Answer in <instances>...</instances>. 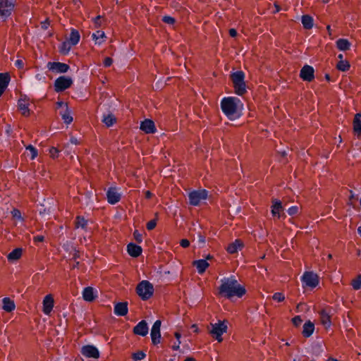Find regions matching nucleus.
<instances>
[{
	"instance_id": "nucleus-27",
	"label": "nucleus",
	"mask_w": 361,
	"mask_h": 361,
	"mask_svg": "<svg viewBox=\"0 0 361 361\" xmlns=\"http://www.w3.org/2000/svg\"><path fill=\"white\" fill-rule=\"evenodd\" d=\"M76 228H81L85 231H87L88 221L84 216H77L75 220Z\"/></svg>"
},
{
	"instance_id": "nucleus-23",
	"label": "nucleus",
	"mask_w": 361,
	"mask_h": 361,
	"mask_svg": "<svg viewBox=\"0 0 361 361\" xmlns=\"http://www.w3.org/2000/svg\"><path fill=\"white\" fill-rule=\"evenodd\" d=\"M319 316L322 324L326 328L330 327L331 325L330 313L326 310H322L319 312Z\"/></svg>"
},
{
	"instance_id": "nucleus-37",
	"label": "nucleus",
	"mask_w": 361,
	"mask_h": 361,
	"mask_svg": "<svg viewBox=\"0 0 361 361\" xmlns=\"http://www.w3.org/2000/svg\"><path fill=\"white\" fill-rule=\"evenodd\" d=\"M350 66V63L348 61H343V60H340L337 65H336V68L341 71H347L349 70Z\"/></svg>"
},
{
	"instance_id": "nucleus-53",
	"label": "nucleus",
	"mask_w": 361,
	"mask_h": 361,
	"mask_svg": "<svg viewBox=\"0 0 361 361\" xmlns=\"http://www.w3.org/2000/svg\"><path fill=\"white\" fill-rule=\"evenodd\" d=\"M56 106H57V108H59V109L61 108L62 109L61 111L68 108L67 103H64L62 101L57 102Z\"/></svg>"
},
{
	"instance_id": "nucleus-26",
	"label": "nucleus",
	"mask_w": 361,
	"mask_h": 361,
	"mask_svg": "<svg viewBox=\"0 0 361 361\" xmlns=\"http://www.w3.org/2000/svg\"><path fill=\"white\" fill-rule=\"evenodd\" d=\"M80 39V35L75 28L71 29V33L69 37L67 39V40L72 44V45L75 46L78 44Z\"/></svg>"
},
{
	"instance_id": "nucleus-10",
	"label": "nucleus",
	"mask_w": 361,
	"mask_h": 361,
	"mask_svg": "<svg viewBox=\"0 0 361 361\" xmlns=\"http://www.w3.org/2000/svg\"><path fill=\"white\" fill-rule=\"evenodd\" d=\"M271 204V213L274 218L285 219L286 215L283 212L284 208L283 207L282 202L281 200L278 199H273Z\"/></svg>"
},
{
	"instance_id": "nucleus-14",
	"label": "nucleus",
	"mask_w": 361,
	"mask_h": 361,
	"mask_svg": "<svg viewBox=\"0 0 361 361\" xmlns=\"http://www.w3.org/2000/svg\"><path fill=\"white\" fill-rule=\"evenodd\" d=\"M121 197V195L118 192L116 188L110 187L106 191L107 202L111 204L118 203Z\"/></svg>"
},
{
	"instance_id": "nucleus-16",
	"label": "nucleus",
	"mask_w": 361,
	"mask_h": 361,
	"mask_svg": "<svg viewBox=\"0 0 361 361\" xmlns=\"http://www.w3.org/2000/svg\"><path fill=\"white\" fill-rule=\"evenodd\" d=\"M148 331L149 328L145 320L140 321L133 328V333L141 336H145L148 334Z\"/></svg>"
},
{
	"instance_id": "nucleus-1",
	"label": "nucleus",
	"mask_w": 361,
	"mask_h": 361,
	"mask_svg": "<svg viewBox=\"0 0 361 361\" xmlns=\"http://www.w3.org/2000/svg\"><path fill=\"white\" fill-rule=\"evenodd\" d=\"M246 293V289L237 281L235 276L224 277L221 279L219 287V295L228 299L233 297L242 298Z\"/></svg>"
},
{
	"instance_id": "nucleus-61",
	"label": "nucleus",
	"mask_w": 361,
	"mask_h": 361,
	"mask_svg": "<svg viewBox=\"0 0 361 361\" xmlns=\"http://www.w3.org/2000/svg\"><path fill=\"white\" fill-rule=\"evenodd\" d=\"M35 78L38 80H45V77L39 73L35 75Z\"/></svg>"
},
{
	"instance_id": "nucleus-45",
	"label": "nucleus",
	"mask_w": 361,
	"mask_h": 361,
	"mask_svg": "<svg viewBox=\"0 0 361 361\" xmlns=\"http://www.w3.org/2000/svg\"><path fill=\"white\" fill-rule=\"evenodd\" d=\"M128 253L133 257H137L141 255L142 250H127Z\"/></svg>"
},
{
	"instance_id": "nucleus-33",
	"label": "nucleus",
	"mask_w": 361,
	"mask_h": 361,
	"mask_svg": "<svg viewBox=\"0 0 361 361\" xmlns=\"http://www.w3.org/2000/svg\"><path fill=\"white\" fill-rule=\"evenodd\" d=\"M116 121V119L112 114H104L103 116L102 122L107 127L112 126L115 123Z\"/></svg>"
},
{
	"instance_id": "nucleus-47",
	"label": "nucleus",
	"mask_w": 361,
	"mask_h": 361,
	"mask_svg": "<svg viewBox=\"0 0 361 361\" xmlns=\"http://www.w3.org/2000/svg\"><path fill=\"white\" fill-rule=\"evenodd\" d=\"M287 212L290 216H294L297 214L298 212V207L291 206L290 207L288 208Z\"/></svg>"
},
{
	"instance_id": "nucleus-15",
	"label": "nucleus",
	"mask_w": 361,
	"mask_h": 361,
	"mask_svg": "<svg viewBox=\"0 0 361 361\" xmlns=\"http://www.w3.org/2000/svg\"><path fill=\"white\" fill-rule=\"evenodd\" d=\"M81 353L90 358H98L99 357V351L97 347L92 345H86L82 347Z\"/></svg>"
},
{
	"instance_id": "nucleus-51",
	"label": "nucleus",
	"mask_w": 361,
	"mask_h": 361,
	"mask_svg": "<svg viewBox=\"0 0 361 361\" xmlns=\"http://www.w3.org/2000/svg\"><path fill=\"white\" fill-rule=\"evenodd\" d=\"M113 63V59L110 57H106L104 60L103 64L104 67H109Z\"/></svg>"
},
{
	"instance_id": "nucleus-34",
	"label": "nucleus",
	"mask_w": 361,
	"mask_h": 361,
	"mask_svg": "<svg viewBox=\"0 0 361 361\" xmlns=\"http://www.w3.org/2000/svg\"><path fill=\"white\" fill-rule=\"evenodd\" d=\"M353 129L355 133L361 135V114H357L353 121Z\"/></svg>"
},
{
	"instance_id": "nucleus-56",
	"label": "nucleus",
	"mask_w": 361,
	"mask_h": 361,
	"mask_svg": "<svg viewBox=\"0 0 361 361\" xmlns=\"http://www.w3.org/2000/svg\"><path fill=\"white\" fill-rule=\"evenodd\" d=\"M229 35L232 37H235L238 35V32L235 29L231 28L229 30Z\"/></svg>"
},
{
	"instance_id": "nucleus-64",
	"label": "nucleus",
	"mask_w": 361,
	"mask_h": 361,
	"mask_svg": "<svg viewBox=\"0 0 361 361\" xmlns=\"http://www.w3.org/2000/svg\"><path fill=\"white\" fill-rule=\"evenodd\" d=\"M350 195L349 198H350V200H353V199H355V198H357V195H355V194L352 190H350Z\"/></svg>"
},
{
	"instance_id": "nucleus-36",
	"label": "nucleus",
	"mask_w": 361,
	"mask_h": 361,
	"mask_svg": "<svg viewBox=\"0 0 361 361\" xmlns=\"http://www.w3.org/2000/svg\"><path fill=\"white\" fill-rule=\"evenodd\" d=\"M72 46V44H71L68 40L63 42L59 46L60 53L63 55H67Z\"/></svg>"
},
{
	"instance_id": "nucleus-57",
	"label": "nucleus",
	"mask_w": 361,
	"mask_h": 361,
	"mask_svg": "<svg viewBox=\"0 0 361 361\" xmlns=\"http://www.w3.org/2000/svg\"><path fill=\"white\" fill-rule=\"evenodd\" d=\"M126 248H142L140 245H137L133 243H130L127 245Z\"/></svg>"
},
{
	"instance_id": "nucleus-32",
	"label": "nucleus",
	"mask_w": 361,
	"mask_h": 361,
	"mask_svg": "<svg viewBox=\"0 0 361 361\" xmlns=\"http://www.w3.org/2000/svg\"><path fill=\"white\" fill-rule=\"evenodd\" d=\"M23 255V250H13L8 256V260L11 262H14L21 257Z\"/></svg>"
},
{
	"instance_id": "nucleus-18",
	"label": "nucleus",
	"mask_w": 361,
	"mask_h": 361,
	"mask_svg": "<svg viewBox=\"0 0 361 361\" xmlns=\"http://www.w3.org/2000/svg\"><path fill=\"white\" fill-rule=\"evenodd\" d=\"M140 129L145 133H154L157 130L154 121L150 119H145L140 123Z\"/></svg>"
},
{
	"instance_id": "nucleus-11",
	"label": "nucleus",
	"mask_w": 361,
	"mask_h": 361,
	"mask_svg": "<svg viewBox=\"0 0 361 361\" xmlns=\"http://www.w3.org/2000/svg\"><path fill=\"white\" fill-rule=\"evenodd\" d=\"M161 322L160 320H157L153 324L152 329H151V338L152 342L154 345H158L161 342Z\"/></svg>"
},
{
	"instance_id": "nucleus-20",
	"label": "nucleus",
	"mask_w": 361,
	"mask_h": 361,
	"mask_svg": "<svg viewBox=\"0 0 361 361\" xmlns=\"http://www.w3.org/2000/svg\"><path fill=\"white\" fill-rule=\"evenodd\" d=\"M97 297V291L90 286L86 287L82 291V298L87 302H92Z\"/></svg>"
},
{
	"instance_id": "nucleus-52",
	"label": "nucleus",
	"mask_w": 361,
	"mask_h": 361,
	"mask_svg": "<svg viewBox=\"0 0 361 361\" xmlns=\"http://www.w3.org/2000/svg\"><path fill=\"white\" fill-rule=\"evenodd\" d=\"M44 237L42 235H38L34 237V242L35 243V245L38 246L39 243L44 241Z\"/></svg>"
},
{
	"instance_id": "nucleus-5",
	"label": "nucleus",
	"mask_w": 361,
	"mask_h": 361,
	"mask_svg": "<svg viewBox=\"0 0 361 361\" xmlns=\"http://www.w3.org/2000/svg\"><path fill=\"white\" fill-rule=\"evenodd\" d=\"M208 191L205 189L195 190L189 192V202L192 206H197L202 200H207Z\"/></svg>"
},
{
	"instance_id": "nucleus-48",
	"label": "nucleus",
	"mask_w": 361,
	"mask_h": 361,
	"mask_svg": "<svg viewBox=\"0 0 361 361\" xmlns=\"http://www.w3.org/2000/svg\"><path fill=\"white\" fill-rule=\"evenodd\" d=\"M292 322L295 326H298L302 322V319L300 316L298 315L292 319Z\"/></svg>"
},
{
	"instance_id": "nucleus-9",
	"label": "nucleus",
	"mask_w": 361,
	"mask_h": 361,
	"mask_svg": "<svg viewBox=\"0 0 361 361\" xmlns=\"http://www.w3.org/2000/svg\"><path fill=\"white\" fill-rule=\"evenodd\" d=\"M14 6L13 0H0V18L3 20L11 15Z\"/></svg>"
},
{
	"instance_id": "nucleus-54",
	"label": "nucleus",
	"mask_w": 361,
	"mask_h": 361,
	"mask_svg": "<svg viewBox=\"0 0 361 361\" xmlns=\"http://www.w3.org/2000/svg\"><path fill=\"white\" fill-rule=\"evenodd\" d=\"M180 245L183 247L186 248L190 245V241L188 239H182L180 242Z\"/></svg>"
},
{
	"instance_id": "nucleus-39",
	"label": "nucleus",
	"mask_w": 361,
	"mask_h": 361,
	"mask_svg": "<svg viewBox=\"0 0 361 361\" xmlns=\"http://www.w3.org/2000/svg\"><path fill=\"white\" fill-rule=\"evenodd\" d=\"M26 149L29 150L30 152V153H31L30 159H35L37 157V154H38L37 149L32 145H29L28 146L26 147Z\"/></svg>"
},
{
	"instance_id": "nucleus-60",
	"label": "nucleus",
	"mask_w": 361,
	"mask_h": 361,
	"mask_svg": "<svg viewBox=\"0 0 361 361\" xmlns=\"http://www.w3.org/2000/svg\"><path fill=\"white\" fill-rule=\"evenodd\" d=\"M180 341H178V343L177 344H174L173 346H172V349L173 350H178L179 348H180Z\"/></svg>"
},
{
	"instance_id": "nucleus-12",
	"label": "nucleus",
	"mask_w": 361,
	"mask_h": 361,
	"mask_svg": "<svg viewBox=\"0 0 361 361\" xmlns=\"http://www.w3.org/2000/svg\"><path fill=\"white\" fill-rule=\"evenodd\" d=\"M300 77L306 82H311L314 79V69L312 66L305 64L300 70Z\"/></svg>"
},
{
	"instance_id": "nucleus-2",
	"label": "nucleus",
	"mask_w": 361,
	"mask_h": 361,
	"mask_svg": "<svg viewBox=\"0 0 361 361\" xmlns=\"http://www.w3.org/2000/svg\"><path fill=\"white\" fill-rule=\"evenodd\" d=\"M220 104L222 112L229 120L233 121L240 116L243 104L239 98L225 97L221 100Z\"/></svg>"
},
{
	"instance_id": "nucleus-8",
	"label": "nucleus",
	"mask_w": 361,
	"mask_h": 361,
	"mask_svg": "<svg viewBox=\"0 0 361 361\" xmlns=\"http://www.w3.org/2000/svg\"><path fill=\"white\" fill-rule=\"evenodd\" d=\"M303 286L315 288L319 284L318 276L312 271H305L300 278Z\"/></svg>"
},
{
	"instance_id": "nucleus-38",
	"label": "nucleus",
	"mask_w": 361,
	"mask_h": 361,
	"mask_svg": "<svg viewBox=\"0 0 361 361\" xmlns=\"http://www.w3.org/2000/svg\"><path fill=\"white\" fill-rule=\"evenodd\" d=\"M353 289L357 290L361 288V274H359L356 279H353L351 282Z\"/></svg>"
},
{
	"instance_id": "nucleus-22",
	"label": "nucleus",
	"mask_w": 361,
	"mask_h": 361,
	"mask_svg": "<svg viewBox=\"0 0 361 361\" xmlns=\"http://www.w3.org/2000/svg\"><path fill=\"white\" fill-rule=\"evenodd\" d=\"M193 265L196 267L198 274H202L209 266V264L207 262V259H201L195 260Z\"/></svg>"
},
{
	"instance_id": "nucleus-4",
	"label": "nucleus",
	"mask_w": 361,
	"mask_h": 361,
	"mask_svg": "<svg viewBox=\"0 0 361 361\" xmlns=\"http://www.w3.org/2000/svg\"><path fill=\"white\" fill-rule=\"evenodd\" d=\"M136 293L143 300H147L153 295V285L149 281L143 280L137 286Z\"/></svg>"
},
{
	"instance_id": "nucleus-55",
	"label": "nucleus",
	"mask_w": 361,
	"mask_h": 361,
	"mask_svg": "<svg viewBox=\"0 0 361 361\" xmlns=\"http://www.w3.org/2000/svg\"><path fill=\"white\" fill-rule=\"evenodd\" d=\"M15 66L18 68H23V66H24V63L22 60H20V59H18L15 61Z\"/></svg>"
},
{
	"instance_id": "nucleus-49",
	"label": "nucleus",
	"mask_w": 361,
	"mask_h": 361,
	"mask_svg": "<svg viewBox=\"0 0 361 361\" xmlns=\"http://www.w3.org/2000/svg\"><path fill=\"white\" fill-rule=\"evenodd\" d=\"M156 226H157V220L152 219L147 224V228L149 231H151V230L154 229L156 227Z\"/></svg>"
},
{
	"instance_id": "nucleus-62",
	"label": "nucleus",
	"mask_w": 361,
	"mask_h": 361,
	"mask_svg": "<svg viewBox=\"0 0 361 361\" xmlns=\"http://www.w3.org/2000/svg\"><path fill=\"white\" fill-rule=\"evenodd\" d=\"M152 195L153 194L149 190L145 191V197L147 199H150L152 197Z\"/></svg>"
},
{
	"instance_id": "nucleus-6",
	"label": "nucleus",
	"mask_w": 361,
	"mask_h": 361,
	"mask_svg": "<svg viewBox=\"0 0 361 361\" xmlns=\"http://www.w3.org/2000/svg\"><path fill=\"white\" fill-rule=\"evenodd\" d=\"M73 82V81L71 77L64 75L59 76L54 81V90L56 92H63L69 88L72 85Z\"/></svg>"
},
{
	"instance_id": "nucleus-31",
	"label": "nucleus",
	"mask_w": 361,
	"mask_h": 361,
	"mask_svg": "<svg viewBox=\"0 0 361 361\" xmlns=\"http://www.w3.org/2000/svg\"><path fill=\"white\" fill-rule=\"evenodd\" d=\"M104 38H106V35L104 32L102 30H97L92 35V39L94 41L96 44H102Z\"/></svg>"
},
{
	"instance_id": "nucleus-25",
	"label": "nucleus",
	"mask_w": 361,
	"mask_h": 361,
	"mask_svg": "<svg viewBox=\"0 0 361 361\" xmlns=\"http://www.w3.org/2000/svg\"><path fill=\"white\" fill-rule=\"evenodd\" d=\"M314 331V324L310 321L306 322L303 325L302 335L305 338H309L312 336Z\"/></svg>"
},
{
	"instance_id": "nucleus-59",
	"label": "nucleus",
	"mask_w": 361,
	"mask_h": 361,
	"mask_svg": "<svg viewBox=\"0 0 361 361\" xmlns=\"http://www.w3.org/2000/svg\"><path fill=\"white\" fill-rule=\"evenodd\" d=\"M70 142L73 145H78L79 144V141L75 137H71V139H70Z\"/></svg>"
},
{
	"instance_id": "nucleus-13",
	"label": "nucleus",
	"mask_w": 361,
	"mask_h": 361,
	"mask_svg": "<svg viewBox=\"0 0 361 361\" xmlns=\"http://www.w3.org/2000/svg\"><path fill=\"white\" fill-rule=\"evenodd\" d=\"M47 68L56 73H65L70 69L69 65L61 62H49Z\"/></svg>"
},
{
	"instance_id": "nucleus-58",
	"label": "nucleus",
	"mask_w": 361,
	"mask_h": 361,
	"mask_svg": "<svg viewBox=\"0 0 361 361\" xmlns=\"http://www.w3.org/2000/svg\"><path fill=\"white\" fill-rule=\"evenodd\" d=\"M49 25V23L47 20H45L44 22H42L41 23V27L43 30H47Z\"/></svg>"
},
{
	"instance_id": "nucleus-40",
	"label": "nucleus",
	"mask_w": 361,
	"mask_h": 361,
	"mask_svg": "<svg viewBox=\"0 0 361 361\" xmlns=\"http://www.w3.org/2000/svg\"><path fill=\"white\" fill-rule=\"evenodd\" d=\"M145 357H146V354L142 350H139L133 354V359L135 361L141 360L144 359Z\"/></svg>"
},
{
	"instance_id": "nucleus-30",
	"label": "nucleus",
	"mask_w": 361,
	"mask_h": 361,
	"mask_svg": "<svg viewBox=\"0 0 361 361\" xmlns=\"http://www.w3.org/2000/svg\"><path fill=\"white\" fill-rule=\"evenodd\" d=\"M2 302L3 309L8 312L13 311L16 307L14 302L9 298H4Z\"/></svg>"
},
{
	"instance_id": "nucleus-50",
	"label": "nucleus",
	"mask_w": 361,
	"mask_h": 361,
	"mask_svg": "<svg viewBox=\"0 0 361 361\" xmlns=\"http://www.w3.org/2000/svg\"><path fill=\"white\" fill-rule=\"evenodd\" d=\"M197 241L199 243V246L200 247H203L204 246V244L205 243V241H206V238L204 235H201V234H198L197 235Z\"/></svg>"
},
{
	"instance_id": "nucleus-41",
	"label": "nucleus",
	"mask_w": 361,
	"mask_h": 361,
	"mask_svg": "<svg viewBox=\"0 0 361 361\" xmlns=\"http://www.w3.org/2000/svg\"><path fill=\"white\" fill-rule=\"evenodd\" d=\"M11 215L14 218V219H16L20 221H23V218L21 215V212L19 209H13L11 212Z\"/></svg>"
},
{
	"instance_id": "nucleus-42",
	"label": "nucleus",
	"mask_w": 361,
	"mask_h": 361,
	"mask_svg": "<svg viewBox=\"0 0 361 361\" xmlns=\"http://www.w3.org/2000/svg\"><path fill=\"white\" fill-rule=\"evenodd\" d=\"M243 247V241L240 239H236L234 242L231 243L227 248H241Z\"/></svg>"
},
{
	"instance_id": "nucleus-24",
	"label": "nucleus",
	"mask_w": 361,
	"mask_h": 361,
	"mask_svg": "<svg viewBox=\"0 0 361 361\" xmlns=\"http://www.w3.org/2000/svg\"><path fill=\"white\" fill-rule=\"evenodd\" d=\"M11 80V77L8 73H0V90L3 92L6 90Z\"/></svg>"
},
{
	"instance_id": "nucleus-63",
	"label": "nucleus",
	"mask_w": 361,
	"mask_h": 361,
	"mask_svg": "<svg viewBox=\"0 0 361 361\" xmlns=\"http://www.w3.org/2000/svg\"><path fill=\"white\" fill-rule=\"evenodd\" d=\"M73 251V257L75 259L76 257H79L80 250L74 249Z\"/></svg>"
},
{
	"instance_id": "nucleus-19",
	"label": "nucleus",
	"mask_w": 361,
	"mask_h": 361,
	"mask_svg": "<svg viewBox=\"0 0 361 361\" xmlns=\"http://www.w3.org/2000/svg\"><path fill=\"white\" fill-rule=\"evenodd\" d=\"M27 97L25 95L23 97H21V98L18 102V107L20 111H21L22 114L24 116H29L30 114V110L28 107L29 104L26 102Z\"/></svg>"
},
{
	"instance_id": "nucleus-3",
	"label": "nucleus",
	"mask_w": 361,
	"mask_h": 361,
	"mask_svg": "<svg viewBox=\"0 0 361 361\" xmlns=\"http://www.w3.org/2000/svg\"><path fill=\"white\" fill-rule=\"evenodd\" d=\"M230 78L236 94L243 96L247 92V86L245 81V74L243 71L231 73Z\"/></svg>"
},
{
	"instance_id": "nucleus-21",
	"label": "nucleus",
	"mask_w": 361,
	"mask_h": 361,
	"mask_svg": "<svg viewBox=\"0 0 361 361\" xmlns=\"http://www.w3.org/2000/svg\"><path fill=\"white\" fill-rule=\"evenodd\" d=\"M54 307V299L51 295H47L43 300V312L49 314Z\"/></svg>"
},
{
	"instance_id": "nucleus-46",
	"label": "nucleus",
	"mask_w": 361,
	"mask_h": 361,
	"mask_svg": "<svg viewBox=\"0 0 361 361\" xmlns=\"http://www.w3.org/2000/svg\"><path fill=\"white\" fill-rule=\"evenodd\" d=\"M59 150L54 147H52L49 149V154H50L51 157L53 159L57 158L59 156Z\"/></svg>"
},
{
	"instance_id": "nucleus-28",
	"label": "nucleus",
	"mask_w": 361,
	"mask_h": 361,
	"mask_svg": "<svg viewBox=\"0 0 361 361\" xmlns=\"http://www.w3.org/2000/svg\"><path fill=\"white\" fill-rule=\"evenodd\" d=\"M336 47L340 51L349 50L351 46L350 42L347 39L341 38L336 41Z\"/></svg>"
},
{
	"instance_id": "nucleus-44",
	"label": "nucleus",
	"mask_w": 361,
	"mask_h": 361,
	"mask_svg": "<svg viewBox=\"0 0 361 361\" xmlns=\"http://www.w3.org/2000/svg\"><path fill=\"white\" fill-rule=\"evenodd\" d=\"M272 298L277 302H282L285 300V296L282 293L276 292L273 295Z\"/></svg>"
},
{
	"instance_id": "nucleus-29",
	"label": "nucleus",
	"mask_w": 361,
	"mask_h": 361,
	"mask_svg": "<svg viewBox=\"0 0 361 361\" xmlns=\"http://www.w3.org/2000/svg\"><path fill=\"white\" fill-rule=\"evenodd\" d=\"M302 26L305 29L310 30L314 25L313 18L309 15H303L301 18Z\"/></svg>"
},
{
	"instance_id": "nucleus-7",
	"label": "nucleus",
	"mask_w": 361,
	"mask_h": 361,
	"mask_svg": "<svg viewBox=\"0 0 361 361\" xmlns=\"http://www.w3.org/2000/svg\"><path fill=\"white\" fill-rule=\"evenodd\" d=\"M212 329L209 331L210 334L218 341H223L222 335L226 332L227 326L224 322L219 321L218 323L211 324Z\"/></svg>"
},
{
	"instance_id": "nucleus-35",
	"label": "nucleus",
	"mask_w": 361,
	"mask_h": 361,
	"mask_svg": "<svg viewBox=\"0 0 361 361\" xmlns=\"http://www.w3.org/2000/svg\"><path fill=\"white\" fill-rule=\"evenodd\" d=\"M59 114L65 123L70 124L73 121V117L68 108L61 111Z\"/></svg>"
},
{
	"instance_id": "nucleus-17",
	"label": "nucleus",
	"mask_w": 361,
	"mask_h": 361,
	"mask_svg": "<svg viewBox=\"0 0 361 361\" xmlns=\"http://www.w3.org/2000/svg\"><path fill=\"white\" fill-rule=\"evenodd\" d=\"M128 307L127 302H119L115 304L114 313L116 316L123 317L128 314Z\"/></svg>"
},
{
	"instance_id": "nucleus-43",
	"label": "nucleus",
	"mask_w": 361,
	"mask_h": 361,
	"mask_svg": "<svg viewBox=\"0 0 361 361\" xmlns=\"http://www.w3.org/2000/svg\"><path fill=\"white\" fill-rule=\"evenodd\" d=\"M162 21L169 25H173L176 23V19L170 16H164L162 18Z\"/></svg>"
}]
</instances>
